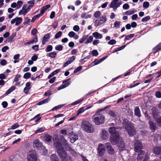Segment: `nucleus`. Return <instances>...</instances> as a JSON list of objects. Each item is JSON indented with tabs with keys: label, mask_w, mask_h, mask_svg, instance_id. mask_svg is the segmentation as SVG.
Wrapping results in <instances>:
<instances>
[{
	"label": "nucleus",
	"mask_w": 161,
	"mask_h": 161,
	"mask_svg": "<svg viewBox=\"0 0 161 161\" xmlns=\"http://www.w3.org/2000/svg\"><path fill=\"white\" fill-rule=\"evenodd\" d=\"M45 130L44 127H41L37 129L35 132V133H38L44 131Z\"/></svg>",
	"instance_id": "nucleus-51"
},
{
	"label": "nucleus",
	"mask_w": 161,
	"mask_h": 161,
	"mask_svg": "<svg viewBox=\"0 0 161 161\" xmlns=\"http://www.w3.org/2000/svg\"><path fill=\"white\" fill-rule=\"evenodd\" d=\"M26 4H24L21 10H20L19 13V15H25L28 12L29 10L26 8Z\"/></svg>",
	"instance_id": "nucleus-20"
},
{
	"label": "nucleus",
	"mask_w": 161,
	"mask_h": 161,
	"mask_svg": "<svg viewBox=\"0 0 161 161\" xmlns=\"http://www.w3.org/2000/svg\"><path fill=\"white\" fill-rule=\"evenodd\" d=\"M31 74L30 73L27 72L24 74V78L25 79H27L31 77Z\"/></svg>",
	"instance_id": "nucleus-44"
},
{
	"label": "nucleus",
	"mask_w": 161,
	"mask_h": 161,
	"mask_svg": "<svg viewBox=\"0 0 161 161\" xmlns=\"http://www.w3.org/2000/svg\"><path fill=\"white\" fill-rule=\"evenodd\" d=\"M22 19L21 17H16L13 19L11 21V23L13 24L15 23L16 25H19L22 22Z\"/></svg>",
	"instance_id": "nucleus-16"
},
{
	"label": "nucleus",
	"mask_w": 161,
	"mask_h": 161,
	"mask_svg": "<svg viewBox=\"0 0 161 161\" xmlns=\"http://www.w3.org/2000/svg\"><path fill=\"white\" fill-rule=\"evenodd\" d=\"M148 159L147 154L144 155V151H142L137 158V161H147Z\"/></svg>",
	"instance_id": "nucleus-11"
},
{
	"label": "nucleus",
	"mask_w": 161,
	"mask_h": 161,
	"mask_svg": "<svg viewBox=\"0 0 161 161\" xmlns=\"http://www.w3.org/2000/svg\"><path fill=\"white\" fill-rule=\"evenodd\" d=\"M62 34V32L61 31H58L55 35L54 38L56 39H58L61 36Z\"/></svg>",
	"instance_id": "nucleus-48"
},
{
	"label": "nucleus",
	"mask_w": 161,
	"mask_h": 161,
	"mask_svg": "<svg viewBox=\"0 0 161 161\" xmlns=\"http://www.w3.org/2000/svg\"><path fill=\"white\" fill-rule=\"evenodd\" d=\"M92 54L93 56H97L98 54V53L96 50H93L92 52Z\"/></svg>",
	"instance_id": "nucleus-56"
},
{
	"label": "nucleus",
	"mask_w": 161,
	"mask_h": 161,
	"mask_svg": "<svg viewBox=\"0 0 161 161\" xmlns=\"http://www.w3.org/2000/svg\"><path fill=\"white\" fill-rule=\"evenodd\" d=\"M69 79L65 80H64L63 82V84L61 85L58 88V90H60L63 89L64 88L68 86L71 83V82L69 81Z\"/></svg>",
	"instance_id": "nucleus-15"
},
{
	"label": "nucleus",
	"mask_w": 161,
	"mask_h": 161,
	"mask_svg": "<svg viewBox=\"0 0 161 161\" xmlns=\"http://www.w3.org/2000/svg\"><path fill=\"white\" fill-rule=\"evenodd\" d=\"M41 119L40 115L38 114L35 116L33 119H31V120H35L36 122L39 121Z\"/></svg>",
	"instance_id": "nucleus-40"
},
{
	"label": "nucleus",
	"mask_w": 161,
	"mask_h": 161,
	"mask_svg": "<svg viewBox=\"0 0 161 161\" xmlns=\"http://www.w3.org/2000/svg\"><path fill=\"white\" fill-rule=\"evenodd\" d=\"M37 32V30L36 28L33 29L31 31V34L33 36H35Z\"/></svg>",
	"instance_id": "nucleus-61"
},
{
	"label": "nucleus",
	"mask_w": 161,
	"mask_h": 161,
	"mask_svg": "<svg viewBox=\"0 0 161 161\" xmlns=\"http://www.w3.org/2000/svg\"><path fill=\"white\" fill-rule=\"evenodd\" d=\"M123 124L130 136H132L135 134V127L132 123L127 119H124L123 121Z\"/></svg>",
	"instance_id": "nucleus-3"
},
{
	"label": "nucleus",
	"mask_w": 161,
	"mask_h": 161,
	"mask_svg": "<svg viewBox=\"0 0 161 161\" xmlns=\"http://www.w3.org/2000/svg\"><path fill=\"white\" fill-rule=\"evenodd\" d=\"M118 2H111L110 4V7L113 8L114 10H116L118 8Z\"/></svg>",
	"instance_id": "nucleus-28"
},
{
	"label": "nucleus",
	"mask_w": 161,
	"mask_h": 161,
	"mask_svg": "<svg viewBox=\"0 0 161 161\" xmlns=\"http://www.w3.org/2000/svg\"><path fill=\"white\" fill-rule=\"evenodd\" d=\"M27 3L29 5L26 4V8L30 11L31 9L33 7L34 5V0H31L30 1L28 2Z\"/></svg>",
	"instance_id": "nucleus-23"
},
{
	"label": "nucleus",
	"mask_w": 161,
	"mask_h": 161,
	"mask_svg": "<svg viewBox=\"0 0 161 161\" xmlns=\"http://www.w3.org/2000/svg\"><path fill=\"white\" fill-rule=\"evenodd\" d=\"M86 40L85 42L86 44H87L91 42L93 40V37L92 36H90L89 37H87L86 39Z\"/></svg>",
	"instance_id": "nucleus-36"
},
{
	"label": "nucleus",
	"mask_w": 161,
	"mask_h": 161,
	"mask_svg": "<svg viewBox=\"0 0 161 161\" xmlns=\"http://www.w3.org/2000/svg\"><path fill=\"white\" fill-rule=\"evenodd\" d=\"M116 42L114 40H112L108 42V44L109 45H113L116 43Z\"/></svg>",
	"instance_id": "nucleus-57"
},
{
	"label": "nucleus",
	"mask_w": 161,
	"mask_h": 161,
	"mask_svg": "<svg viewBox=\"0 0 161 161\" xmlns=\"http://www.w3.org/2000/svg\"><path fill=\"white\" fill-rule=\"evenodd\" d=\"M134 145L135 152H139L142 148V144L141 142L139 141H136Z\"/></svg>",
	"instance_id": "nucleus-14"
},
{
	"label": "nucleus",
	"mask_w": 161,
	"mask_h": 161,
	"mask_svg": "<svg viewBox=\"0 0 161 161\" xmlns=\"http://www.w3.org/2000/svg\"><path fill=\"white\" fill-rule=\"evenodd\" d=\"M81 17L83 19H87L91 18V15L90 14H86V13H83L81 14Z\"/></svg>",
	"instance_id": "nucleus-33"
},
{
	"label": "nucleus",
	"mask_w": 161,
	"mask_h": 161,
	"mask_svg": "<svg viewBox=\"0 0 161 161\" xmlns=\"http://www.w3.org/2000/svg\"><path fill=\"white\" fill-rule=\"evenodd\" d=\"M31 84L30 82H27L25 84V87L24 89V92L27 94L29 92V90L31 89Z\"/></svg>",
	"instance_id": "nucleus-21"
},
{
	"label": "nucleus",
	"mask_w": 161,
	"mask_h": 161,
	"mask_svg": "<svg viewBox=\"0 0 161 161\" xmlns=\"http://www.w3.org/2000/svg\"><path fill=\"white\" fill-rule=\"evenodd\" d=\"M63 47L62 45H58L56 46L55 49L57 50L61 51L63 50Z\"/></svg>",
	"instance_id": "nucleus-42"
},
{
	"label": "nucleus",
	"mask_w": 161,
	"mask_h": 161,
	"mask_svg": "<svg viewBox=\"0 0 161 161\" xmlns=\"http://www.w3.org/2000/svg\"><path fill=\"white\" fill-rule=\"evenodd\" d=\"M27 161H37V157L35 151H30L27 157Z\"/></svg>",
	"instance_id": "nucleus-7"
},
{
	"label": "nucleus",
	"mask_w": 161,
	"mask_h": 161,
	"mask_svg": "<svg viewBox=\"0 0 161 161\" xmlns=\"http://www.w3.org/2000/svg\"><path fill=\"white\" fill-rule=\"evenodd\" d=\"M88 37V35H85L79 39V42L80 43H82L87 39Z\"/></svg>",
	"instance_id": "nucleus-41"
},
{
	"label": "nucleus",
	"mask_w": 161,
	"mask_h": 161,
	"mask_svg": "<svg viewBox=\"0 0 161 161\" xmlns=\"http://www.w3.org/2000/svg\"><path fill=\"white\" fill-rule=\"evenodd\" d=\"M57 55V53L55 52H52L49 53L47 55V56H48L51 58H55Z\"/></svg>",
	"instance_id": "nucleus-31"
},
{
	"label": "nucleus",
	"mask_w": 161,
	"mask_h": 161,
	"mask_svg": "<svg viewBox=\"0 0 161 161\" xmlns=\"http://www.w3.org/2000/svg\"><path fill=\"white\" fill-rule=\"evenodd\" d=\"M150 19V17L149 16H147L142 19V21L143 22H146L149 20Z\"/></svg>",
	"instance_id": "nucleus-54"
},
{
	"label": "nucleus",
	"mask_w": 161,
	"mask_h": 161,
	"mask_svg": "<svg viewBox=\"0 0 161 161\" xmlns=\"http://www.w3.org/2000/svg\"><path fill=\"white\" fill-rule=\"evenodd\" d=\"M68 135L70 142L72 143H74L78 139L77 135L74 134L72 132H69Z\"/></svg>",
	"instance_id": "nucleus-17"
},
{
	"label": "nucleus",
	"mask_w": 161,
	"mask_h": 161,
	"mask_svg": "<svg viewBox=\"0 0 161 161\" xmlns=\"http://www.w3.org/2000/svg\"><path fill=\"white\" fill-rule=\"evenodd\" d=\"M37 41V37L33 39L30 41V44H31L36 43Z\"/></svg>",
	"instance_id": "nucleus-60"
},
{
	"label": "nucleus",
	"mask_w": 161,
	"mask_h": 161,
	"mask_svg": "<svg viewBox=\"0 0 161 161\" xmlns=\"http://www.w3.org/2000/svg\"><path fill=\"white\" fill-rule=\"evenodd\" d=\"M130 8V6L128 3H125L123 5V8L125 9H128Z\"/></svg>",
	"instance_id": "nucleus-58"
},
{
	"label": "nucleus",
	"mask_w": 161,
	"mask_h": 161,
	"mask_svg": "<svg viewBox=\"0 0 161 161\" xmlns=\"http://www.w3.org/2000/svg\"><path fill=\"white\" fill-rule=\"evenodd\" d=\"M105 145L107 148L108 149V153L111 155L114 154L115 153V151L113 148L110 145V143H107Z\"/></svg>",
	"instance_id": "nucleus-19"
},
{
	"label": "nucleus",
	"mask_w": 161,
	"mask_h": 161,
	"mask_svg": "<svg viewBox=\"0 0 161 161\" xmlns=\"http://www.w3.org/2000/svg\"><path fill=\"white\" fill-rule=\"evenodd\" d=\"M30 20V19H28L27 17H26L25 18V21L23 22V24L24 25H29Z\"/></svg>",
	"instance_id": "nucleus-49"
},
{
	"label": "nucleus",
	"mask_w": 161,
	"mask_h": 161,
	"mask_svg": "<svg viewBox=\"0 0 161 161\" xmlns=\"http://www.w3.org/2000/svg\"><path fill=\"white\" fill-rule=\"evenodd\" d=\"M65 105V104H61L57 106H55L53 107L51 110L52 111H53L54 110H58V109L61 108L62 107H63Z\"/></svg>",
	"instance_id": "nucleus-37"
},
{
	"label": "nucleus",
	"mask_w": 161,
	"mask_h": 161,
	"mask_svg": "<svg viewBox=\"0 0 161 161\" xmlns=\"http://www.w3.org/2000/svg\"><path fill=\"white\" fill-rule=\"evenodd\" d=\"M44 140L47 142H49L51 141V137L49 135H46L44 137Z\"/></svg>",
	"instance_id": "nucleus-38"
},
{
	"label": "nucleus",
	"mask_w": 161,
	"mask_h": 161,
	"mask_svg": "<svg viewBox=\"0 0 161 161\" xmlns=\"http://www.w3.org/2000/svg\"><path fill=\"white\" fill-rule=\"evenodd\" d=\"M148 124L152 131L153 132H154L156 129V126L155 124L152 121H149Z\"/></svg>",
	"instance_id": "nucleus-22"
},
{
	"label": "nucleus",
	"mask_w": 161,
	"mask_h": 161,
	"mask_svg": "<svg viewBox=\"0 0 161 161\" xmlns=\"http://www.w3.org/2000/svg\"><path fill=\"white\" fill-rule=\"evenodd\" d=\"M102 111L101 110L97 112L93 116V120L96 125H99L104 122V117L100 113Z\"/></svg>",
	"instance_id": "nucleus-4"
},
{
	"label": "nucleus",
	"mask_w": 161,
	"mask_h": 161,
	"mask_svg": "<svg viewBox=\"0 0 161 161\" xmlns=\"http://www.w3.org/2000/svg\"><path fill=\"white\" fill-rule=\"evenodd\" d=\"M82 69V67L81 66H79L77 68L75 69L74 71V73H77L78 72L80 71Z\"/></svg>",
	"instance_id": "nucleus-55"
},
{
	"label": "nucleus",
	"mask_w": 161,
	"mask_h": 161,
	"mask_svg": "<svg viewBox=\"0 0 161 161\" xmlns=\"http://www.w3.org/2000/svg\"><path fill=\"white\" fill-rule=\"evenodd\" d=\"M19 56L20 55L19 54H16L14 56V63H16L19 62Z\"/></svg>",
	"instance_id": "nucleus-35"
},
{
	"label": "nucleus",
	"mask_w": 161,
	"mask_h": 161,
	"mask_svg": "<svg viewBox=\"0 0 161 161\" xmlns=\"http://www.w3.org/2000/svg\"><path fill=\"white\" fill-rule=\"evenodd\" d=\"M85 110V107H82L80 108L77 111V115H78L82 113Z\"/></svg>",
	"instance_id": "nucleus-39"
},
{
	"label": "nucleus",
	"mask_w": 161,
	"mask_h": 161,
	"mask_svg": "<svg viewBox=\"0 0 161 161\" xmlns=\"http://www.w3.org/2000/svg\"><path fill=\"white\" fill-rule=\"evenodd\" d=\"M69 36L71 38L73 37L75 39H77L79 38V36L78 35L76 34V33H75L73 31L70 32L68 34Z\"/></svg>",
	"instance_id": "nucleus-26"
},
{
	"label": "nucleus",
	"mask_w": 161,
	"mask_h": 161,
	"mask_svg": "<svg viewBox=\"0 0 161 161\" xmlns=\"http://www.w3.org/2000/svg\"><path fill=\"white\" fill-rule=\"evenodd\" d=\"M33 146L34 148L38 150L45 148V147L43 146L42 143L40 142L38 139H36L33 142Z\"/></svg>",
	"instance_id": "nucleus-12"
},
{
	"label": "nucleus",
	"mask_w": 161,
	"mask_h": 161,
	"mask_svg": "<svg viewBox=\"0 0 161 161\" xmlns=\"http://www.w3.org/2000/svg\"><path fill=\"white\" fill-rule=\"evenodd\" d=\"M75 58V56H72V57H69V58L68 60L69 61V62H70V63H71L74 61Z\"/></svg>",
	"instance_id": "nucleus-53"
},
{
	"label": "nucleus",
	"mask_w": 161,
	"mask_h": 161,
	"mask_svg": "<svg viewBox=\"0 0 161 161\" xmlns=\"http://www.w3.org/2000/svg\"><path fill=\"white\" fill-rule=\"evenodd\" d=\"M59 140L67 150L70 151L72 154H74V151L68 144L66 140L64 138L63 136L60 135L59 136Z\"/></svg>",
	"instance_id": "nucleus-6"
},
{
	"label": "nucleus",
	"mask_w": 161,
	"mask_h": 161,
	"mask_svg": "<svg viewBox=\"0 0 161 161\" xmlns=\"http://www.w3.org/2000/svg\"><path fill=\"white\" fill-rule=\"evenodd\" d=\"M73 30L77 32L79 30L80 27L79 26L77 25H75L74 26Z\"/></svg>",
	"instance_id": "nucleus-63"
},
{
	"label": "nucleus",
	"mask_w": 161,
	"mask_h": 161,
	"mask_svg": "<svg viewBox=\"0 0 161 161\" xmlns=\"http://www.w3.org/2000/svg\"><path fill=\"white\" fill-rule=\"evenodd\" d=\"M134 114L135 115L138 117L141 116V112L139 108L138 107H136L134 110Z\"/></svg>",
	"instance_id": "nucleus-29"
},
{
	"label": "nucleus",
	"mask_w": 161,
	"mask_h": 161,
	"mask_svg": "<svg viewBox=\"0 0 161 161\" xmlns=\"http://www.w3.org/2000/svg\"><path fill=\"white\" fill-rule=\"evenodd\" d=\"M40 16H41V14H39L35 15L32 18L31 21L32 22H34L37 19L39 18Z\"/></svg>",
	"instance_id": "nucleus-45"
},
{
	"label": "nucleus",
	"mask_w": 161,
	"mask_h": 161,
	"mask_svg": "<svg viewBox=\"0 0 161 161\" xmlns=\"http://www.w3.org/2000/svg\"><path fill=\"white\" fill-rule=\"evenodd\" d=\"M81 127L85 131L89 133H92L94 131V129L89 122L86 120L82 121Z\"/></svg>",
	"instance_id": "nucleus-5"
},
{
	"label": "nucleus",
	"mask_w": 161,
	"mask_h": 161,
	"mask_svg": "<svg viewBox=\"0 0 161 161\" xmlns=\"http://www.w3.org/2000/svg\"><path fill=\"white\" fill-rule=\"evenodd\" d=\"M21 75L19 74L16 75L14 79V82H16L18 81Z\"/></svg>",
	"instance_id": "nucleus-50"
},
{
	"label": "nucleus",
	"mask_w": 161,
	"mask_h": 161,
	"mask_svg": "<svg viewBox=\"0 0 161 161\" xmlns=\"http://www.w3.org/2000/svg\"><path fill=\"white\" fill-rule=\"evenodd\" d=\"M51 161H59L58 158L55 154H52L51 157Z\"/></svg>",
	"instance_id": "nucleus-32"
},
{
	"label": "nucleus",
	"mask_w": 161,
	"mask_h": 161,
	"mask_svg": "<svg viewBox=\"0 0 161 161\" xmlns=\"http://www.w3.org/2000/svg\"><path fill=\"white\" fill-rule=\"evenodd\" d=\"M107 19L105 16H102L98 18L94 22V26L97 27L104 24L106 21Z\"/></svg>",
	"instance_id": "nucleus-9"
},
{
	"label": "nucleus",
	"mask_w": 161,
	"mask_h": 161,
	"mask_svg": "<svg viewBox=\"0 0 161 161\" xmlns=\"http://www.w3.org/2000/svg\"><path fill=\"white\" fill-rule=\"evenodd\" d=\"M50 5L49 4L47 5L42 7L41 9L39 14H41V16L44 13L45 11L47 9L50 7Z\"/></svg>",
	"instance_id": "nucleus-24"
},
{
	"label": "nucleus",
	"mask_w": 161,
	"mask_h": 161,
	"mask_svg": "<svg viewBox=\"0 0 161 161\" xmlns=\"http://www.w3.org/2000/svg\"><path fill=\"white\" fill-rule=\"evenodd\" d=\"M152 115L159 126H161V116H159L158 112L156 110H153Z\"/></svg>",
	"instance_id": "nucleus-8"
},
{
	"label": "nucleus",
	"mask_w": 161,
	"mask_h": 161,
	"mask_svg": "<svg viewBox=\"0 0 161 161\" xmlns=\"http://www.w3.org/2000/svg\"><path fill=\"white\" fill-rule=\"evenodd\" d=\"M120 25V22L119 21H116L114 24V27L119 28Z\"/></svg>",
	"instance_id": "nucleus-59"
},
{
	"label": "nucleus",
	"mask_w": 161,
	"mask_h": 161,
	"mask_svg": "<svg viewBox=\"0 0 161 161\" xmlns=\"http://www.w3.org/2000/svg\"><path fill=\"white\" fill-rule=\"evenodd\" d=\"M105 151V146L103 144L99 145L98 148V152L99 155L101 156H102Z\"/></svg>",
	"instance_id": "nucleus-18"
},
{
	"label": "nucleus",
	"mask_w": 161,
	"mask_h": 161,
	"mask_svg": "<svg viewBox=\"0 0 161 161\" xmlns=\"http://www.w3.org/2000/svg\"><path fill=\"white\" fill-rule=\"evenodd\" d=\"M50 34L48 33L45 35L43 37L42 41V44L45 45L46 42H48V40L50 39Z\"/></svg>",
	"instance_id": "nucleus-25"
},
{
	"label": "nucleus",
	"mask_w": 161,
	"mask_h": 161,
	"mask_svg": "<svg viewBox=\"0 0 161 161\" xmlns=\"http://www.w3.org/2000/svg\"><path fill=\"white\" fill-rule=\"evenodd\" d=\"M120 129L119 128L117 127H111L108 128V132L112 134L110 137V142L112 144L115 145L119 139Z\"/></svg>",
	"instance_id": "nucleus-2"
},
{
	"label": "nucleus",
	"mask_w": 161,
	"mask_h": 161,
	"mask_svg": "<svg viewBox=\"0 0 161 161\" xmlns=\"http://www.w3.org/2000/svg\"><path fill=\"white\" fill-rule=\"evenodd\" d=\"M136 12V9L133 8L132 10H129L126 11L125 12V14L126 15H130Z\"/></svg>",
	"instance_id": "nucleus-30"
},
{
	"label": "nucleus",
	"mask_w": 161,
	"mask_h": 161,
	"mask_svg": "<svg viewBox=\"0 0 161 161\" xmlns=\"http://www.w3.org/2000/svg\"><path fill=\"white\" fill-rule=\"evenodd\" d=\"M52 46L51 45H48L46 48L45 51L47 52H48L52 51Z\"/></svg>",
	"instance_id": "nucleus-46"
},
{
	"label": "nucleus",
	"mask_w": 161,
	"mask_h": 161,
	"mask_svg": "<svg viewBox=\"0 0 161 161\" xmlns=\"http://www.w3.org/2000/svg\"><path fill=\"white\" fill-rule=\"evenodd\" d=\"M161 49V45L160 44H159L153 49V51H154V53H155L157 51L160 50Z\"/></svg>",
	"instance_id": "nucleus-34"
},
{
	"label": "nucleus",
	"mask_w": 161,
	"mask_h": 161,
	"mask_svg": "<svg viewBox=\"0 0 161 161\" xmlns=\"http://www.w3.org/2000/svg\"><path fill=\"white\" fill-rule=\"evenodd\" d=\"M100 137L102 140H105L108 138L109 134L107 131L104 129L101 130Z\"/></svg>",
	"instance_id": "nucleus-13"
},
{
	"label": "nucleus",
	"mask_w": 161,
	"mask_h": 161,
	"mask_svg": "<svg viewBox=\"0 0 161 161\" xmlns=\"http://www.w3.org/2000/svg\"><path fill=\"white\" fill-rule=\"evenodd\" d=\"M92 35L96 39H101L103 37L102 35L97 32H94Z\"/></svg>",
	"instance_id": "nucleus-27"
},
{
	"label": "nucleus",
	"mask_w": 161,
	"mask_h": 161,
	"mask_svg": "<svg viewBox=\"0 0 161 161\" xmlns=\"http://www.w3.org/2000/svg\"><path fill=\"white\" fill-rule=\"evenodd\" d=\"M117 144L119 151H122L125 149V144L122 138L119 137V139L118 140L117 143L115 144Z\"/></svg>",
	"instance_id": "nucleus-10"
},
{
	"label": "nucleus",
	"mask_w": 161,
	"mask_h": 161,
	"mask_svg": "<svg viewBox=\"0 0 161 161\" xmlns=\"http://www.w3.org/2000/svg\"><path fill=\"white\" fill-rule=\"evenodd\" d=\"M101 15V12L100 11H97L94 14V16L95 17L97 18Z\"/></svg>",
	"instance_id": "nucleus-43"
},
{
	"label": "nucleus",
	"mask_w": 161,
	"mask_h": 161,
	"mask_svg": "<svg viewBox=\"0 0 161 161\" xmlns=\"http://www.w3.org/2000/svg\"><path fill=\"white\" fill-rule=\"evenodd\" d=\"M0 63L1 65L4 66L7 64V61L6 60L3 59L1 60Z\"/></svg>",
	"instance_id": "nucleus-64"
},
{
	"label": "nucleus",
	"mask_w": 161,
	"mask_h": 161,
	"mask_svg": "<svg viewBox=\"0 0 161 161\" xmlns=\"http://www.w3.org/2000/svg\"><path fill=\"white\" fill-rule=\"evenodd\" d=\"M149 6V3L148 2H145L143 3V7L144 8H148Z\"/></svg>",
	"instance_id": "nucleus-52"
},
{
	"label": "nucleus",
	"mask_w": 161,
	"mask_h": 161,
	"mask_svg": "<svg viewBox=\"0 0 161 161\" xmlns=\"http://www.w3.org/2000/svg\"><path fill=\"white\" fill-rule=\"evenodd\" d=\"M52 94V93L50 91L48 90L44 93V95L46 97L50 96Z\"/></svg>",
	"instance_id": "nucleus-62"
},
{
	"label": "nucleus",
	"mask_w": 161,
	"mask_h": 161,
	"mask_svg": "<svg viewBox=\"0 0 161 161\" xmlns=\"http://www.w3.org/2000/svg\"><path fill=\"white\" fill-rule=\"evenodd\" d=\"M54 143L61 161H72L70 157L68 156L66 152L64 150L61 143L58 142V139H56L54 141Z\"/></svg>",
	"instance_id": "nucleus-1"
},
{
	"label": "nucleus",
	"mask_w": 161,
	"mask_h": 161,
	"mask_svg": "<svg viewBox=\"0 0 161 161\" xmlns=\"http://www.w3.org/2000/svg\"><path fill=\"white\" fill-rule=\"evenodd\" d=\"M16 4L17 8L18 9L20 8L21 7L23 4V3L21 1H19L17 2Z\"/></svg>",
	"instance_id": "nucleus-47"
}]
</instances>
